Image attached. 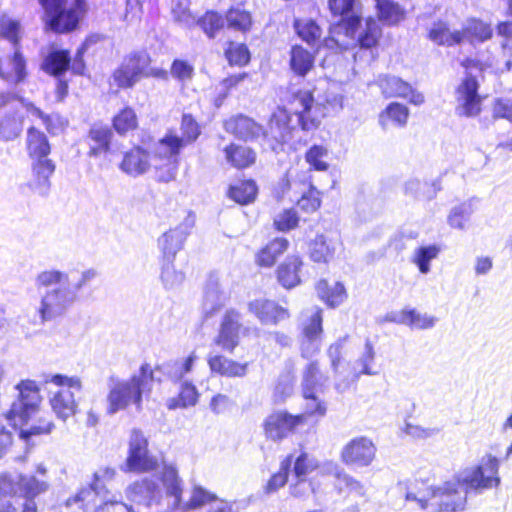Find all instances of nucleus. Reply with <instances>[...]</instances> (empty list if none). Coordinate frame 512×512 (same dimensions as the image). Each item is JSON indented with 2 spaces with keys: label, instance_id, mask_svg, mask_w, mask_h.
I'll return each instance as SVG.
<instances>
[{
  "label": "nucleus",
  "instance_id": "obj_28",
  "mask_svg": "<svg viewBox=\"0 0 512 512\" xmlns=\"http://www.w3.org/2000/svg\"><path fill=\"white\" fill-rule=\"evenodd\" d=\"M207 362L211 372L223 377H244L248 371V363H240L218 354L210 353Z\"/></svg>",
  "mask_w": 512,
  "mask_h": 512
},
{
  "label": "nucleus",
  "instance_id": "obj_59",
  "mask_svg": "<svg viewBox=\"0 0 512 512\" xmlns=\"http://www.w3.org/2000/svg\"><path fill=\"white\" fill-rule=\"evenodd\" d=\"M226 21L229 28L237 31H248L252 24L251 15L240 9H230L226 14Z\"/></svg>",
  "mask_w": 512,
  "mask_h": 512
},
{
  "label": "nucleus",
  "instance_id": "obj_46",
  "mask_svg": "<svg viewBox=\"0 0 512 512\" xmlns=\"http://www.w3.org/2000/svg\"><path fill=\"white\" fill-rule=\"evenodd\" d=\"M24 117L19 111L6 114L0 121V139L11 141L22 132Z\"/></svg>",
  "mask_w": 512,
  "mask_h": 512
},
{
  "label": "nucleus",
  "instance_id": "obj_30",
  "mask_svg": "<svg viewBox=\"0 0 512 512\" xmlns=\"http://www.w3.org/2000/svg\"><path fill=\"white\" fill-rule=\"evenodd\" d=\"M303 261L299 256H288L277 268L278 282L286 289H292L300 284V269Z\"/></svg>",
  "mask_w": 512,
  "mask_h": 512
},
{
  "label": "nucleus",
  "instance_id": "obj_43",
  "mask_svg": "<svg viewBox=\"0 0 512 512\" xmlns=\"http://www.w3.org/2000/svg\"><path fill=\"white\" fill-rule=\"evenodd\" d=\"M288 246L289 241L286 238H275L257 254L258 265L271 267L277 258L287 250Z\"/></svg>",
  "mask_w": 512,
  "mask_h": 512
},
{
  "label": "nucleus",
  "instance_id": "obj_27",
  "mask_svg": "<svg viewBox=\"0 0 512 512\" xmlns=\"http://www.w3.org/2000/svg\"><path fill=\"white\" fill-rule=\"evenodd\" d=\"M381 34V28L374 18L368 17L365 21V25L363 26L361 24V18L359 17V24L354 36H346L353 40L356 39L360 49L370 50L371 56L373 58L374 55L372 49L377 46Z\"/></svg>",
  "mask_w": 512,
  "mask_h": 512
},
{
  "label": "nucleus",
  "instance_id": "obj_39",
  "mask_svg": "<svg viewBox=\"0 0 512 512\" xmlns=\"http://www.w3.org/2000/svg\"><path fill=\"white\" fill-rule=\"evenodd\" d=\"M227 162L238 169L252 165L256 160V153L247 146L231 144L224 149Z\"/></svg>",
  "mask_w": 512,
  "mask_h": 512
},
{
  "label": "nucleus",
  "instance_id": "obj_36",
  "mask_svg": "<svg viewBox=\"0 0 512 512\" xmlns=\"http://www.w3.org/2000/svg\"><path fill=\"white\" fill-rule=\"evenodd\" d=\"M314 61V53H311L300 45L291 47L289 65L292 72L297 76L305 77L313 68Z\"/></svg>",
  "mask_w": 512,
  "mask_h": 512
},
{
  "label": "nucleus",
  "instance_id": "obj_47",
  "mask_svg": "<svg viewBox=\"0 0 512 512\" xmlns=\"http://www.w3.org/2000/svg\"><path fill=\"white\" fill-rule=\"evenodd\" d=\"M294 28L298 36L311 46L318 45L322 36L321 27L312 19H297Z\"/></svg>",
  "mask_w": 512,
  "mask_h": 512
},
{
  "label": "nucleus",
  "instance_id": "obj_31",
  "mask_svg": "<svg viewBox=\"0 0 512 512\" xmlns=\"http://www.w3.org/2000/svg\"><path fill=\"white\" fill-rule=\"evenodd\" d=\"M328 472L335 476V487L339 493L347 492L357 497H365L366 488L364 484L344 472L336 464L329 463Z\"/></svg>",
  "mask_w": 512,
  "mask_h": 512
},
{
  "label": "nucleus",
  "instance_id": "obj_50",
  "mask_svg": "<svg viewBox=\"0 0 512 512\" xmlns=\"http://www.w3.org/2000/svg\"><path fill=\"white\" fill-rule=\"evenodd\" d=\"M302 321V336L321 338L322 329V310L318 307L308 309Z\"/></svg>",
  "mask_w": 512,
  "mask_h": 512
},
{
  "label": "nucleus",
  "instance_id": "obj_24",
  "mask_svg": "<svg viewBox=\"0 0 512 512\" xmlns=\"http://www.w3.org/2000/svg\"><path fill=\"white\" fill-rule=\"evenodd\" d=\"M228 299L217 278L210 277L204 288L202 313L205 318L212 317L220 311Z\"/></svg>",
  "mask_w": 512,
  "mask_h": 512
},
{
  "label": "nucleus",
  "instance_id": "obj_5",
  "mask_svg": "<svg viewBox=\"0 0 512 512\" xmlns=\"http://www.w3.org/2000/svg\"><path fill=\"white\" fill-rule=\"evenodd\" d=\"M16 389L19 397L13 402L9 412L0 416V458H2L12 445V432L6 426L16 429L18 424H27L30 417L36 412L40 399L39 390L33 381H21Z\"/></svg>",
  "mask_w": 512,
  "mask_h": 512
},
{
  "label": "nucleus",
  "instance_id": "obj_56",
  "mask_svg": "<svg viewBox=\"0 0 512 512\" xmlns=\"http://www.w3.org/2000/svg\"><path fill=\"white\" fill-rule=\"evenodd\" d=\"M379 18L388 25L400 22L404 17L403 9L393 1H384L376 4Z\"/></svg>",
  "mask_w": 512,
  "mask_h": 512
},
{
  "label": "nucleus",
  "instance_id": "obj_16",
  "mask_svg": "<svg viewBox=\"0 0 512 512\" xmlns=\"http://www.w3.org/2000/svg\"><path fill=\"white\" fill-rule=\"evenodd\" d=\"M304 415H292L285 411H276L270 414L264 423L266 436L273 440L287 437L294 429L304 422Z\"/></svg>",
  "mask_w": 512,
  "mask_h": 512
},
{
  "label": "nucleus",
  "instance_id": "obj_10",
  "mask_svg": "<svg viewBox=\"0 0 512 512\" xmlns=\"http://www.w3.org/2000/svg\"><path fill=\"white\" fill-rule=\"evenodd\" d=\"M150 64L146 52H132L127 55L121 65L113 72V83L122 89L132 88L141 78L147 77Z\"/></svg>",
  "mask_w": 512,
  "mask_h": 512
},
{
  "label": "nucleus",
  "instance_id": "obj_37",
  "mask_svg": "<svg viewBox=\"0 0 512 512\" xmlns=\"http://www.w3.org/2000/svg\"><path fill=\"white\" fill-rule=\"evenodd\" d=\"M198 356L195 352L183 359L172 360L162 364L159 369L166 374L172 381L178 382L185 378V376L192 372Z\"/></svg>",
  "mask_w": 512,
  "mask_h": 512
},
{
  "label": "nucleus",
  "instance_id": "obj_64",
  "mask_svg": "<svg viewBox=\"0 0 512 512\" xmlns=\"http://www.w3.org/2000/svg\"><path fill=\"white\" fill-rule=\"evenodd\" d=\"M317 468V462L313 458H309L306 453H302L297 457L294 463V474L298 479L305 477Z\"/></svg>",
  "mask_w": 512,
  "mask_h": 512
},
{
  "label": "nucleus",
  "instance_id": "obj_14",
  "mask_svg": "<svg viewBox=\"0 0 512 512\" xmlns=\"http://www.w3.org/2000/svg\"><path fill=\"white\" fill-rule=\"evenodd\" d=\"M479 84L472 75H467L455 92V113L461 117H475L481 111V97L478 93Z\"/></svg>",
  "mask_w": 512,
  "mask_h": 512
},
{
  "label": "nucleus",
  "instance_id": "obj_51",
  "mask_svg": "<svg viewBox=\"0 0 512 512\" xmlns=\"http://www.w3.org/2000/svg\"><path fill=\"white\" fill-rule=\"evenodd\" d=\"M160 278L166 289H176L184 282L185 274L175 268L174 260L163 258Z\"/></svg>",
  "mask_w": 512,
  "mask_h": 512
},
{
  "label": "nucleus",
  "instance_id": "obj_33",
  "mask_svg": "<svg viewBox=\"0 0 512 512\" xmlns=\"http://www.w3.org/2000/svg\"><path fill=\"white\" fill-rule=\"evenodd\" d=\"M326 381L327 377L321 373L318 362L310 361L303 371V396L311 397L313 393L323 392Z\"/></svg>",
  "mask_w": 512,
  "mask_h": 512
},
{
  "label": "nucleus",
  "instance_id": "obj_53",
  "mask_svg": "<svg viewBox=\"0 0 512 512\" xmlns=\"http://www.w3.org/2000/svg\"><path fill=\"white\" fill-rule=\"evenodd\" d=\"M18 481L20 483V493L24 494L26 499H33L48 489V483L37 479L35 476L19 474Z\"/></svg>",
  "mask_w": 512,
  "mask_h": 512
},
{
  "label": "nucleus",
  "instance_id": "obj_7",
  "mask_svg": "<svg viewBox=\"0 0 512 512\" xmlns=\"http://www.w3.org/2000/svg\"><path fill=\"white\" fill-rule=\"evenodd\" d=\"M114 475V469L100 468L94 473L93 482L76 495V501L83 503L85 512H99L105 506L121 503V497L112 494L105 486V482L113 479Z\"/></svg>",
  "mask_w": 512,
  "mask_h": 512
},
{
  "label": "nucleus",
  "instance_id": "obj_48",
  "mask_svg": "<svg viewBox=\"0 0 512 512\" xmlns=\"http://www.w3.org/2000/svg\"><path fill=\"white\" fill-rule=\"evenodd\" d=\"M161 480L166 488L167 495L173 498V507H179L181 503L182 487L176 469L172 466H165Z\"/></svg>",
  "mask_w": 512,
  "mask_h": 512
},
{
  "label": "nucleus",
  "instance_id": "obj_38",
  "mask_svg": "<svg viewBox=\"0 0 512 512\" xmlns=\"http://www.w3.org/2000/svg\"><path fill=\"white\" fill-rule=\"evenodd\" d=\"M428 38L437 45L453 46L464 40V33L461 31L452 32L447 23L437 21L429 29Z\"/></svg>",
  "mask_w": 512,
  "mask_h": 512
},
{
  "label": "nucleus",
  "instance_id": "obj_11",
  "mask_svg": "<svg viewBox=\"0 0 512 512\" xmlns=\"http://www.w3.org/2000/svg\"><path fill=\"white\" fill-rule=\"evenodd\" d=\"M22 36L23 27L20 21L6 15L0 17V37L10 42L14 49L10 62L16 82H21L26 77V61L20 50Z\"/></svg>",
  "mask_w": 512,
  "mask_h": 512
},
{
  "label": "nucleus",
  "instance_id": "obj_3",
  "mask_svg": "<svg viewBox=\"0 0 512 512\" xmlns=\"http://www.w3.org/2000/svg\"><path fill=\"white\" fill-rule=\"evenodd\" d=\"M97 276L98 271L94 268L81 271L76 278H71L68 273L57 269L38 273L35 278V286L41 293L37 309L41 323L65 315L78 301L79 292Z\"/></svg>",
  "mask_w": 512,
  "mask_h": 512
},
{
  "label": "nucleus",
  "instance_id": "obj_23",
  "mask_svg": "<svg viewBox=\"0 0 512 512\" xmlns=\"http://www.w3.org/2000/svg\"><path fill=\"white\" fill-rule=\"evenodd\" d=\"M379 87L385 97L409 99L414 105H421L424 102L423 94L415 91L408 82L399 77L386 75L379 79Z\"/></svg>",
  "mask_w": 512,
  "mask_h": 512
},
{
  "label": "nucleus",
  "instance_id": "obj_2",
  "mask_svg": "<svg viewBox=\"0 0 512 512\" xmlns=\"http://www.w3.org/2000/svg\"><path fill=\"white\" fill-rule=\"evenodd\" d=\"M498 460L491 455L482 464L460 471L454 480L440 487H427L406 494L408 501H416L422 509L429 512H455L464 508L470 492L481 493L497 486L500 482Z\"/></svg>",
  "mask_w": 512,
  "mask_h": 512
},
{
  "label": "nucleus",
  "instance_id": "obj_20",
  "mask_svg": "<svg viewBox=\"0 0 512 512\" xmlns=\"http://www.w3.org/2000/svg\"><path fill=\"white\" fill-rule=\"evenodd\" d=\"M154 164L151 161L150 153L140 146L126 151L119 163V169L130 177H139L146 174Z\"/></svg>",
  "mask_w": 512,
  "mask_h": 512
},
{
  "label": "nucleus",
  "instance_id": "obj_57",
  "mask_svg": "<svg viewBox=\"0 0 512 512\" xmlns=\"http://www.w3.org/2000/svg\"><path fill=\"white\" fill-rule=\"evenodd\" d=\"M439 252L440 249L436 245L419 247L414 252L413 262L421 273L427 274L430 271V261L435 259Z\"/></svg>",
  "mask_w": 512,
  "mask_h": 512
},
{
  "label": "nucleus",
  "instance_id": "obj_41",
  "mask_svg": "<svg viewBox=\"0 0 512 512\" xmlns=\"http://www.w3.org/2000/svg\"><path fill=\"white\" fill-rule=\"evenodd\" d=\"M319 297L330 307H337L347 297L345 287L342 283L336 282L330 286L326 280H320L316 285Z\"/></svg>",
  "mask_w": 512,
  "mask_h": 512
},
{
  "label": "nucleus",
  "instance_id": "obj_1",
  "mask_svg": "<svg viewBox=\"0 0 512 512\" xmlns=\"http://www.w3.org/2000/svg\"><path fill=\"white\" fill-rule=\"evenodd\" d=\"M332 108L341 106V97L333 94L322 96L319 88L299 90L292 95L290 111L277 109L268 122L266 129L262 128L260 137L262 145L276 153L283 150L298 127L304 131L315 129L321 118L326 115V106Z\"/></svg>",
  "mask_w": 512,
  "mask_h": 512
},
{
  "label": "nucleus",
  "instance_id": "obj_12",
  "mask_svg": "<svg viewBox=\"0 0 512 512\" xmlns=\"http://www.w3.org/2000/svg\"><path fill=\"white\" fill-rule=\"evenodd\" d=\"M157 466V460L149 455L147 438L140 430L133 429L129 439L128 457L123 470L148 472L156 469Z\"/></svg>",
  "mask_w": 512,
  "mask_h": 512
},
{
  "label": "nucleus",
  "instance_id": "obj_58",
  "mask_svg": "<svg viewBox=\"0 0 512 512\" xmlns=\"http://www.w3.org/2000/svg\"><path fill=\"white\" fill-rule=\"evenodd\" d=\"M225 56L230 65L243 66L250 60V53L246 45L230 42L225 50Z\"/></svg>",
  "mask_w": 512,
  "mask_h": 512
},
{
  "label": "nucleus",
  "instance_id": "obj_35",
  "mask_svg": "<svg viewBox=\"0 0 512 512\" xmlns=\"http://www.w3.org/2000/svg\"><path fill=\"white\" fill-rule=\"evenodd\" d=\"M498 34L504 37L501 43V55L494 59L489 65L500 68L504 66L505 70L512 69V22H502L498 25Z\"/></svg>",
  "mask_w": 512,
  "mask_h": 512
},
{
  "label": "nucleus",
  "instance_id": "obj_34",
  "mask_svg": "<svg viewBox=\"0 0 512 512\" xmlns=\"http://www.w3.org/2000/svg\"><path fill=\"white\" fill-rule=\"evenodd\" d=\"M92 144H90V156H98L101 153L111 152V139L113 132L108 126L94 124L88 135Z\"/></svg>",
  "mask_w": 512,
  "mask_h": 512
},
{
  "label": "nucleus",
  "instance_id": "obj_18",
  "mask_svg": "<svg viewBox=\"0 0 512 512\" xmlns=\"http://www.w3.org/2000/svg\"><path fill=\"white\" fill-rule=\"evenodd\" d=\"M250 313L262 323L266 325H277L290 317L289 311L269 299H255L248 303Z\"/></svg>",
  "mask_w": 512,
  "mask_h": 512
},
{
  "label": "nucleus",
  "instance_id": "obj_15",
  "mask_svg": "<svg viewBox=\"0 0 512 512\" xmlns=\"http://www.w3.org/2000/svg\"><path fill=\"white\" fill-rule=\"evenodd\" d=\"M375 453L376 448L371 440L366 437H358L344 446L341 459L346 465L366 467L372 463Z\"/></svg>",
  "mask_w": 512,
  "mask_h": 512
},
{
  "label": "nucleus",
  "instance_id": "obj_52",
  "mask_svg": "<svg viewBox=\"0 0 512 512\" xmlns=\"http://www.w3.org/2000/svg\"><path fill=\"white\" fill-rule=\"evenodd\" d=\"M137 125L136 113L130 107H125L113 117V127L120 135H125L129 131L135 130Z\"/></svg>",
  "mask_w": 512,
  "mask_h": 512
},
{
  "label": "nucleus",
  "instance_id": "obj_45",
  "mask_svg": "<svg viewBox=\"0 0 512 512\" xmlns=\"http://www.w3.org/2000/svg\"><path fill=\"white\" fill-rule=\"evenodd\" d=\"M475 212L472 200L464 201L454 206L447 217L449 226L453 229L465 230L470 217Z\"/></svg>",
  "mask_w": 512,
  "mask_h": 512
},
{
  "label": "nucleus",
  "instance_id": "obj_21",
  "mask_svg": "<svg viewBox=\"0 0 512 512\" xmlns=\"http://www.w3.org/2000/svg\"><path fill=\"white\" fill-rule=\"evenodd\" d=\"M241 316L234 309L226 311L215 343L222 349L233 352L239 343V330L241 328Z\"/></svg>",
  "mask_w": 512,
  "mask_h": 512
},
{
  "label": "nucleus",
  "instance_id": "obj_13",
  "mask_svg": "<svg viewBox=\"0 0 512 512\" xmlns=\"http://www.w3.org/2000/svg\"><path fill=\"white\" fill-rule=\"evenodd\" d=\"M196 222V215L189 211L184 219L175 227L164 232L157 240V246L164 259L174 260L183 248L187 237L191 234Z\"/></svg>",
  "mask_w": 512,
  "mask_h": 512
},
{
  "label": "nucleus",
  "instance_id": "obj_54",
  "mask_svg": "<svg viewBox=\"0 0 512 512\" xmlns=\"http://www.w3.org/2000/svg\"><path fill=\"white\" fill-rule=\"evenodd\" d=\"M197 25L210 38H215L216 34L223 29L224 19L215 11H207L197 20Z\"/></svg>",
  "mask_w": 512,
  "mask_h": 512
},
{
  "label": "nucleus",
  "instance_id": "obj_42",
  "mask_svg": "<svg viewBox=\"0 0 512 512\" xmlns=\"http://www.w3.org/2000/svg\"><path fill=\"white\" fill-rule=\"evenodd\" d=\"M335 244L324 235H317L309 244L310 259L317 263H328L335 254Z\"/></svg>",
  "mask_w": 512,
  "mask_h": 512
},
{
  "label": "nucleus",
  "instance_id": "obj_61",
  "mask_svg": "<svg viewBox=\"0 0 512 512\" xmlns=\"http://www.w3.org/2000/svg\"><path fill=\"white\" fill-rule=\"evenodd\" d=\"M438 319L427 313H420L416 309H409L408 327L411 329L425 330L433 328Z\"/></svg>",
  "mask_w": 512,
  "mask_h": 512
},
{
  "label": "nucleus",
  "instance_id": "obj_29",
  "mask_svg": "<svg viewBox=\"0 0 512 512\" xmlns=\"http://www.w3.org/2000/svg\"><path fill=\"white\" fill-rule=\"evenodd\" d=\"M26 151L32 161L50 160L48 158L51 146L44 132L30 127L26 134Z\"/></svg>",
  "mask_w": 512,
  "mask_h": 512
},
{
  "label": "nucleus",
  "instance_id": "obj_63",
  "mask_svg": "<svg viewBox=\"0 0 512 512\" xmlns=\"http://www.w3.org/2000/svg\"><path fill=\"white\" fill-rule=\"evenodd\" d=\"M291 465V456L287 457L282 463H281V469L278 473L274 474L270 480L268 481L266 485V492L272 493L277 491L280 487L284 486L287 477H288V470Z\"/></svg>",
  "mask_w": 512,
  "mask_h": 512
},
{
  "label": "nucleus",
  "instance_id": "obj_62",
  "mask_svg": "<svg viewBox=\"0 0 512 512\" xmlns=\"http://www.w3.org/2000/svg\"><path fill=\"white\" fill-rule=\"evenodd\" d=\"M328 150L321 145H313L305 155L306 161L317 171H326L328 163L322 159L327 157Z\"/></svg>",
  "mask_w": 512,
  "mask_h": 512
},
{
  "label": "nucleus",
  "instance_id": "obj_6",
  "mask_svg": "<svg viewBox=\"0 0 512 512\" xmlns=\"http://www.w3.org/2000/svg\"><path fill=\"white\" fill-rule=\"evenodd\" d=\"M49 27L58 33L74 30L86 12L85 0H40Z\"/></svg>",
  "mask_w": 512,
  "mask_h": 512
},
{
  "label": "nucleus",
  "instance_id": "obj_49",
  "mask_svg": "<svg viewBox=\"0 0 512 512\" xmlns=\"http://www.w3.org/2000/svg\"><path fill=\"white\" fill-rule=\"evenodd\" d=\"M257 186L252 180L241 181L230 186L228 196L236 203L246 205L253 202L256 198Z\"/></svg>",
  "mask_w": 512,
  "mask_h": 512
},
{
  "label": "nucleus",
  "instance_id": "obj_44",
  "mask_svg": "<svg viewBox=\"0 0 512 512\" xmlns=\"http://www.w3.org/2000/svg\"><path fill=\"white\" fill-rule=\"evenodd\" d=\"M199 393L195 385L189 381H183L177 397L167 400V407L170 410L177 408H188L195 406L198 402Z\"/></svg>",
  "mask_w": 512,
  "mask_h": 512
},
{
  "label": "nucleus",
  "instance_id": "obj_17",
  "mask_svg": "<svg viewBox=\"0 0 512 512\" xmlns=\"http://www.w3.org/2000/svg\"><path fill=\"white\" fill-rule=\"evenodd\" d=\"M375 350L370 342L366 340L364 350L359 358L354 362L352 370L349 374L343 376V380H337L334 384L335 389L339 393L347 391L354 381H356L361 375H374L376 372L372 371L371 365L374 363Z\"/></svg>",
  "mask_w": 512,
  "mask_h": 512
},
{
  "label": "nucleus",
  "instance_id": "obj_8",
  "mask_svg": "<svg viewBox=\"0 0 512 512\" xmlns=\"http://www.w3.org/2000/svg\"><path fill=\"white\" fill-rule=\"evenodd\" d=\"M185 146L183 138L168 134L162 138L155 147L154 168L156 169V179L159 182H170L175 180L178 165L179 153Z\"/></svg>",
  "mask_w": 512,
  "mask_h": 512
},
{
  "label": "nucleus",
  "instance_id": "obj_19",
  "mask_svg": "<svg viewBox=\"0 0 512 512\" xmlns=\"http://www.w3.org/2000/svg\"><path fill=\"white\" fill-rule=\"evenodd\" d=\"M55 163L52 160H38L31 162L32 175L27 182V188L41 197L48 196L51 188L50 178L55 172Z\"/></svg>",
  "mask_w": 512,
  "mask_h": 512
},
{
  "label": "nucleus",
  "instance_id": "obj_9",
  "mask_svg": "<svg viewBox=\"0 0 512 512\" xmlns=\"http://www.w3.org/2000/svg\"><path fill=\"white\" fill-rule=\"evenodd\" d=\"M51 382L57 386L66 387L56 392L50 399L51 407L57 417L63 421L75 414L77 403L74 398L75 390L80 392L82 382L79 377H68L62 374H55L51 377Z\"/></svg>",
  "mask_w": 512,
  "mask_h": 512
},
{
  "label": "nucleus",
  "instance_id": "obj_40",
  "mask_svg": "<svg viewBox=\"0 0 512 512\" xmlns=\"http://www.w3.org/2000/svg\"><path fill=\"white\" fill-rule=\"evenodd\" d=\"M71 63V57L67 50H52L48 53L42 63V69L53 76H60L65 73Z\"/></svg>",
  "mask_w": 512,
  "mask_h": 512
},
{
  "label": "nucleus",
  "instance_id": "obj_26",
  "mask_svg": "<svg viewBox=\"0 0 512 512\" xmlns=\"http://www.w3.org/2000/svg\"><path fill=\"white\" fill-rule=\"evenodd\" d=\"M129 496L132 501L149 507L153 503L159 502L162 491L157 482L145 478L130 486Z\"/></svg>",
  "mask_w": 512,
  "mask_h": 512
},
{
  "label": "nucleus",
  "instance_id": "obj_55",
  "mask_svg": "<svg viewBox=\"0 0 512 512\" xmlns=\"http://www.w3.org/2000/svg\"><path fill=\"white\" fill-rule=\"evenodd\" d=\"M15 102L20 103L23 107H26L34 115L41 118L43 120V123L46 125L47 130L50 131L51 117L49 115L44 114L39 108L35 107L32 103H26L23 98L18 97L14 93H11V92H1L0 93V108H3L7 105H11Z\"/></svg>",
  "mask_w": 512,
  "mask_h": 512
},
{
  "label": "nucleus",
  "instance_id": "obj_60",
  "mask_svg": "<svg viewBox=\"0 0 512 512\" xmlns=\"http://www.w3.org/2000/svg\"><path fill=\"white\" fill-rule=\"evenodd\" d=\"M461 32L464 33V39L471 37L479 41L490 39L493 33L490 25L480 20H471Z\"/></svg>",
  "mask_w": 512,
  "mask_h": 512
},
{
  "label": "nucleus",
  "instance_id": "obj_25",
  "mask_svg": "<svg viewBox=\"0 0 512 512\" xmlns=\"http://www.w3.org/2000/svg\"><path fill=\"white\" fill-rule=\"evenodd\" d=\"M226 132L233 134L242 140H254L260 138L262 126L252 118L239 114L224 122Z\"/></svg>",
  "mask_w": 512,
  "mask_h": 512
},
{
  "label": "nucleus",
  "instance_id": "obj_22",
  "mask_svg": "<svg viewBox=\"0 0 512 512\" xmlns=\"http://www.w3.org/2000/svg\"><path fill=\"white\" fill-rule=\"evenodd\" d=\"M358 0H328V6L335 17H340V30L345 35L354 36L359 24V15L357 14Z\"/></svg>",
  "mask_w": 512,
  "mask_h": 512
},
{
  "label": "nucleus",
  "instance_id": "obj_4",
  "mask_svg": "<svg viewBox=\"0 0 512 512\" xmlns=\"http://www.w3.org/2000/svg\"><path fill=\"white\" fill-rule=\"evenodd\" d=\"M154 373L148 363L141 365L139 371L129 379H121L111 375L107 380V412L110 415L126 409L129 405L141 408L143 394L151 390Z\"/></svg>",
  "mask_w": 512,
  "mask_h": 512
},
{
  "label": "nucleus",
  "instance_id": "obj_32",
  "mask_svg": "<svg viewBox=\"0 0 512 512\" xmlns=\"http://www.w3.org/2000/svg\"><path fill=\"white\" fill-rule=\"evenodd\" d=\"M41 398L39 399L40 403ZM20 428V437L28 439L31 436L49 434L54 429V423L49 419L45 413L40 414L39 404H37L36 412L30 417L28 423L18 424Z\"/></svg>",
  "mask_w": 512,
  "mask_h": 512
}]
</instances>
